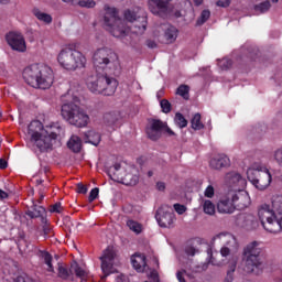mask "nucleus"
I'll use <instances>...</instances> for the list:
<instances>
[{
  "mask_svg": "<svg viewBox=\"0 0 282 282\" xmlns=\"http://www.w3.org/2000/svg\"><path fill=\"white\" fill-rule=\"evenodd\" d=\"M174 210L177 213V215H184V213H186L187 208L185 205L174 204Z\"/></svg>",
  "mask_w": 282,
  "mask_h": 282,
  "instance_id": "51",
  "label": "nucleus"
},
{
  "mask_svg": "<svg viewBox=\"0 0 282 282\" xmlns=\"http://www.w3.org/2000/svg\"><path fill=\"white\" fill-rule=\"evenodd\" d=\"M64 3H73L74 6H76L78 3V0H63Z\"/></svg>",
  "mask_w": 282,
  "mask_h": 282,
  "instance_id": "62",
  "label": "nucleus"
},
{
  "mask_svg": "<svg viewBox=\"0 0 282 282\" xmlns=\"http://www.w3.org/2000/svg\"><path fill=\"white\" fill-rule=\"evenodd\" d=\"M208 19H210V11L204 10L200 13V17L197 19L196 25H204V23H206V21H208Z\"/></svg>",
  "mask_w": 282,
  "mask_h": 282,
  "instance_id": "41",
  "label": "nucleus"
},
{
  "mask_svg": "<svg viewBox=\"0 0 282 282\" xmlns=\"http://www.w3.org/2000/svg\"><path fill=\"white\" fill-rule=\"evenodd\" d=\"M197 250L193 247H189L186 249V254H188L189 257H195Z\"/></svg>",
  "mask_w": 282,
  "mask_h": 282,
  "instance_id": "57",
  "label": "nucleus"
},
{
  "mask_svg": "<svg viewBox=\"0 0 282 282\" xmlns=\"http://www.w3.org/2000/svg\"><path fill=\"white\" fill-rule=\"evenodd\" d=\"M148 47L153 50V48L158 47V44L154 41H148Z\"/></svg>",
  "mask_w": 282,
  "mask_h": 282,
  "instance_id": "61",
  "label": "nucleus"
},
{
  "mask_svg": "<svg viewBox=\"0 0 282 282\" xmlns=\"http://www.w3.org/2000/svg\"><path fill=\"white\" fill-rule=\"evenodd\" d=\"M148 177H153V171L148 172Z\"/></svg>",
  "mask_w": 282,
  "mask_h": 282,
  "instance_id": "64",
  "label": "nucleus"
},
{
  "mask_svg": "<svg viewBox=\"0 0 282 282\" xmlns=\"http://www.w3.org/2000/svg\"><path fill=\"white\" fill-rule=\"evenodd\" d=\"M23 78L35 89H50L54 85V70L44 64H33L23 70Z\"/></svg>",
  "mask_w": 282,
  "mask_h": 282,
  "instance_id": "4",
  "label": "nucleus"
},
{
  "mask_svg": "<svg viewBox=\"0 0 282 282\" xmlns=\"http://www.w3.org/2000/svg\"><path fill=\"white\" fill-rule=\"evenodd\" d=\"M120 120H122V113H120V111L107 112L104 115V123L108 129H118V127H120Z\"/></svg>",
  "mask_w": 282,
  "mask_h": 282,
  "instance_id": "23",
  "label": "nucleus"
},
{
  "mask_svg": "<svg viewBox=\"0 0 282 282\" xmlns=\"http://www.w3.org/2000/svg\"><path fill=\"white\" fill-rule=\"evenodd\" d=\"M70 270L75 272L76 276L82 279V281H87L89 273L87 272V270L83 269V267L78 265V263H73L70 265Z\"/></svg>",
  "mask_w": 282,
  "mask_h": 282,
  "instance_id": "30",
  "label": "nucleus"
},
{
  "mask_svg": "<svg viewBox=\"0 0 282 282\" xmlns=\"http://www.w3.org/2000/svg\"><path fill=\"white\" fill-rule=\"evenodd\" d=\"M61 210H62L61 203H56L51 207V213H61Z\"/></svg>",
  "mask_w": 282,
  "mask_h": 282,
  "instance_id": "55",
  "label": "nucleus"
},
{
  "mask_svg": "<svg viewBox=\"0 0 282 282\" xmlns=\"http://www.w3.org/2000/svg\"><path fill=\"white\" fill-rule=\"evenodd\" d=\"M123 17L126 21L129 23H133V21H138V14H135V11L126 10L123 13Z\"/></svg>",
  "mask_w": 282,
  "mask_h": 282,
  "instance_id": "43",
  "label": "nucleus"
},
{
  "mask_svg": "<svg viewBox=\"0 0 282 282\" xmlns=\"http://www.w3.org/2000/svg\"><path fill=\"white\" fill-rule=\"evenodd\" d=\"M270 8H272V4L270 3L269 0L261 2L259 4H257L254 7L256 12H260L261 14H263L264 12H268V10H270Z\"/></svg>",
  "mask_w": 282,
  "mask_h": 282,
  "instance_id": "39",
  "label": "nucleus"
},
{
  "mask_svg": "<svg viewBox=\"0 0 282 282\" xmlns=\"http://www.w3.org/2000/svg\"><path fill=\"white\" fill-rule=\"evenodd\" d=\"M1 282H28V279L24 276H18L17 279L7 275L6 279H3Z\"/></svg>",
  "mask_w": 282,
  "mask_h": 282,
  "instance_id": "48",
  "label": "nucleus"
},
{
  "mask_svg": "<svg viewBox=\"0 0 282 282\" xmlns=\"http://www.w3.org/2000/svg\"><path fill=\"white\" fill-rule=\"evenodd\" d=\"M131 263L137 272L147 271V257H144V254L135 253L131 257Z\"/></svg>",
  "mask_w": 282,
  "mask_h": 282,
  "instance_id": "26",
  "label": "nucleus"
},
{
  "mask_svg": "<svg viewBox=\"0 0 282 282\" xmlns=\"http://www.w3.org/2000/svg\"><path fill=\"white\" fill-rule=\"evenodd\" d=\"M184 274H186V271H178L177 273H176V279H177V281L178 282H186V280L184 279Z\"/></svg>",
  "mask_w": 282,
  "mask_h": 282,
  "instance_id": "54",
  "label": "nucleus"
},
{
  "mask_svg": "<svg viewBox=\"0 0 282 282\" xmlns=\"http://www.w3.org/2000/svg\"><path fill=\"white\" fill-rule=\"evenodd\" d=\"M163 113H171V102L166 99L160 101Z\"/></svg>",
  "mask_w": 282,
  "mask_h": 282,
  "instance_id": "45",
  "label": "nucleus"
},
{
  "mask_svg": "<svg viewBox=\"0 0 282 282\" xmlns=\"http://www.w3.org/2000/svg\"><path fill=\"white\" fill-rule=\"evenodd\" d=\"M161 30L162 32H164V39L166 43H175V41H177V36L180 34V31L177 30V28L169 23L161 24L154 31V36H160L158 32H160Z\"/></svg>",
  "mask_w": 282,
  "mask_h": 282,
  "instance_id": "19",
  "label": "nucleus"
},
{
  "mask_svg": "<svg viewBox=\"0 0 282 282\" xmlns=\"http://www.w3.org/2000/svg\"><path fill=\"white\" fill-rule=\"evenodd\" d=\"M247 177L258 191H265L272 184V174L261 162H254L248 167Z\"/></svg>",
  "mask_w": 282,
  "mask_h": 282,
  "instance_id": "10",
  "label": "nucleus"
},
{
  "mask_svg": "<svg viewBox=\"0 0 282 282\" xmlns=\"http://www.w3.org/2000/svg\"><path fill=\"white\" fill-rule=\"evenodd\" d=\"M202 206L205 215H215V204H213L210 200L203 199Z\"/></svg>",
  "mask_w": 282,
  "mask_h": 282,
  "instance_id": "34",
  "label": "nucleus"
},
{
  "mask_svg": "<svg viewBox=\"0 0 282 282\" xmlns=\"http://www.w3.org/2000/svg\"><path fill=\"white\" fill-rule=\"evenodd\" d=\"M44 214H45V209L43 208V206H36V204H33L31 209H29L26 213V215L31 217V219L43 217Z\"/></svg>",
  "mask_w": 282,
  "mask_h": 282,
  "instance_id": "29",
  "label": "nucleus"
},
{
  "mask_svg": "<svg viewBox=\"0 0 282 282\" xmlns=\"http://www.w3.org/2000/svg\"><path fill=\"white\" fill-rule=\"evenodd\" d=\"M33 14H34V17H36V19H39V21H43L44 23H50L52 21V15H50L39 9H34Z\"/></svg>",
  "mask_w": 282,
  "mask_h": 282,
  "instance_id": "35",
  "label": "nucleus"
},
{
  "mask_svg": "<svg viewBox=\"0 0 282 282\" xmlns=\"http://www.w3.org/2000/svg\"><path fill=\"white\" fill-rule=\"evenodd\" d=\"M156 221L161 228H172L175 224V214L169 205L161 206L155 215Z\"/></svg>",
  "mask_w": 282,
  "mask_h": 282,
  "instance_id": "14",
  "label": "nucleus"
},
{
  "mask_svg": "<svg viewBox=\"0 0 282 282\" xmlns=\"http://www.w3.org/2000/svg\"><path fill=\"white\" fill-rule=\"evenodd\" d=\"M67 147L74 153H79L80 149H83V141L78 138V135H72L67 142Z\"/></svg>",
  "mask_w": 282,
  "mask_h": 282,
  "instance_id": "28",
  "label": "nucleus"
},
{
  "mask_svg": "<svg viewBox=\"0 0 282 282\" xmlns=\"http://www.w3.org/2000/svg\"><path fill=\"white\" fill-rule=\"evenodd\" d=\"M216 6L219 8H228V6H230V0H218Z\"/></svg>",
  "mask_w": 282,
  "mask_h": 282,
  "instance_id": "53",
  "label": "nucleus"
},
{
  "mask_svg": "<svg viewBox=\"0 0 282 282\" xmlns=\"http://www.w3.org/2000/svg\"><path fill=\"white\" fill-rule=\"evenodd\" d=\"M77 193H82L83 195H85L87 193V187L79 183L77 185Z\"/></svg>",
  "mask_w": 282,
  "mask_h": 282,
  "instance_id": "56",
  "label": "nucleus"
},
{
  "mask_svg": "<svg viewBox=\"0 0 282 282\" xmlns=\"http://www.w3.org/2000/svg\"><path fill=\"white\" fill-rule=\"evenodd\" d=\"M97 72L95 75H88L86 78V86L93 94H104V96H113L116 89H118V80L113 77L107 76Z\"/></svg>",
  "mask_w": 282,
  "mask_h": 282,
  "instance_id": "6",
  "label": "nucleus"
},
{
  "mask_svg": "<svg viewBox=\"0 0 282 282\" xmlns=\"http://www.w3.org/2000/svg\"><path fill=\"white\" fill-rule=\"evenodd\" d=\"M57 63L67 72H76L87 65V57L80 51L66 46L57 54Z\"/></svg>",
  "mask_w": 282,
  "mask_h": 282,
  "instance_id": "9",
  "label": "nucleus"
},
{
  "mask_svg": "<svg viewBox=\"0 0 282 282\" xmlns=\"http://www.w3.org/2000/svg\"><path fill=\"white\" fill-rule=\"evenodd\" d=\"M214 243H219L221 257H230L239 250V241L232 234H218L213 238Z\"/></svg>",
  "mask_w": 282,
  "mask_h": 282,
  "instance_id": "11",
  "label": "nucleus"
},
{
  "mask_svg": "<svg viewBox=\"0 0 282 282\" xmlns=\"http://www.w3.org/2000/svg\"><path fill=\"white\" fill-rule=\"evenodd\" d=\"M8 45L15 52H25L28 46L25 45V37L19 31H11L6 36Z\"/></svg>",
  "mask_w": 282,
  "mask_h": 282,
  "instance_id": "16",
  "label": "nucleus"
},
{
  "mask_svg": "<svg viewBox=\"0 0 282 282\" xmlns=\"http://www.w3.org/2000/svg\"><path fill=\"white\" fill-rule=\"evenodd\" d=\"M188 91H191V88L187 85H181L177 88L176 94L178 96H182V98H184L185 100H188Z\"/></svg>",
  "mask_w": 282,
  "mask_h": 282,
  "instance_id": "40",
  "label": "nucleus"
},
{
  "mask_svg": "<svg viewBox=\"0 0 282 282\" xmlns=\"http://www.w3.org/2000/svg\"><path fill=\"white\" fill-rule=\"evenodd\" d=\"M258 217L267 232H281L282 230V195L275 194L269 204L262 205L258 210Z\"/></svg>",
  "mask_w": 282,
  "mask_h": 282,
  "instance_id": "2",
  "label": "nucleus"
},
{
  "mask_svg": "<svg viewBox=\"0 0 282 282\" xmlns=\"http://www.w3.org/2000/svg\"><path fill=\"white\" fill-rule=\"evenodd\" d=\"M236 226L243 230H254L257 228V220L250 214H240L236 218Z\"/></svg>",
  "mask_w": 282,
  "mask_h": 282,
  "instance_id": "21",
  "label": "nucleus"
},
{
  "mask_svg": "<svg viewBox=\"0 0 282 282\" xmlns=\"http://www.w3.org/2000/svg\"><path fill=\"white\" fill-rule=\"evenodd\" d=\"M140 182V172L135 169V166H128L121 184H126V186H135Z\"/></svg>",
  "mask_w": 282,
  "mask_h": 282,
  "instance_id": "22",
  "label": "nucleus"
},
{
  "mask_svg": "<svg viewBox=\"0 0 282 282\" xmlns=\"http://www.w3.org/2000/svg\"><path fill=\"white\" fill-rule=\"evenodd\" d=\"M0 199H8V193L3 189H0Z\"/></svg>",
  "mask_w": 282,
  "mask_h": 282,
  "instance_id": "60",
  "label": "nucleus"
},
{
  "mask_svg": "<svg viewBox=\"0 0 282 282\" xmlns=\"http://www.w3.org/2000/svg\"><path fill=\"white\" fill-rule=\"evenodd\" d=\"M225 183L232 188L231 191H241L248 186V182L238 172H229L225 175Z\"/></svg>",
  "mask_w": 282,
  "mask_h": 282,
  "instance_id": "17",
  "label": "nucleus"
},
{
  "mask_svg": "<svg viewBox=\"0 0 282 282\" xmlns=\"http://www.w3.org/2000/svg\"><path fill=\"white\" fill-rule=\"evenodd\" d=\"M141 25L134 24V34H144L145 30H147V18L145 17H139L138 18Z\"/></svg>",
  "mask_w": 282,
  "mask_h": 282,
  "instance_id": "37",
  "label": "nucleus"
},
{
  "mask_svg": "<svg viewBox=\"0 0 282 282\" xmlns=\"http://www.w3.org/2000/svg\"><path fill=\"white\" fill-rule=\"evenodd\" d=\"M229 197L231 198L236 210H246V208L252 204L250 194L248 191H246V188L230 191Z\"/></svg>",
  "mask_w": 282,
  "mask_h": 282,
  "instance_id": "13",
  "label": "nucleus"
},
{
  "mask_svg": "<svg viewBox=\"0 0 282 282\" xmlns=\"http://www.w3.org/2000/svg\"><path fill=\"white\" fill-rule=\"evenodd\" d=\"M127 170L122 167V165L116 163L113 166L108 169V175L112 182H119L122 184V180L124 178V173Z\"/></svg>",
  "mask_w": 282,
  "mask_h": 282,
  "instance_id": "25",
  "label": "nucleus"
},
{
  "mask_svg": "<svg viewBox=\"0 0 282 282\" xmlns=\"http://www.w3.org/2000/svg\"><path fill=\"white\" fill-rule=\"evenodd\" d=\"M64 130L61 123H47L43 127L41 121H32L29 126V135L31 144L39 151H52L56 140L63 135Z\"/></svg>",
  "mask_w": 282,
  "mask_h": 282,
  "instance_id": "1",
  "label": "nucleus"
},
{
  "mask_svg": "<svg viewBox=\"0 0 282 282\" xmlns=\"http://www.w3.org/2000/svg\"><path fill=\"white\" fill-rule=\"evenodd\" d=\"M93 63L96 72H106V74H116V70L120 67L118 54L107 47L98 48L95 52Z\"/></svg>",
  "mask_w": 282,
  "mask_h": 282,
  "instance_id": "7",
  "label": "nucleus"
},
{
  "mask_svg": "<svg viewBox=\"0 0 282 282\" xmlns=\"http://www.w3.org/2000/svg\"><path fill=\"white\" fill-rule=\"evenodd\" d=\"M57 276L66 281V279H69V276H72V271L68 270V268L65 267V264L58 263Z\"/></svg>",
  "mask_w": 282,
  "mask_h": 282,
  "instance_id": "32",
  "label": "nucleus"
},
{
  "mask_svg": "<svg viewBox=\"0 0 282 282\" xmlns=\"http://www.w3.org/2000/svg\"><path fill=\"white\" fill-rule=\"evenodd\" d=\"M273 159L276 162V164H279V166L282 167V148L273 152Z\"/></svg>",
  "mask_w": 282,
  "mask_h": 282,
  "instance_id": "46",
  "label": "nucleus"
},
{
  "mask_svg": "<svg viewBox=\"0 0 282 282\" xmlns=\"http://www.w3.org/2000/svg\"><path fill=\"white\" fill-rule=\"evenodd\" d=\"M99 193H100V189H99V188H97V187L93 188V189L90 191V193H89L88 200L91 203V202H94L95 199H97Z\"/></svg>",
  "mask_w": 282,
  "mask_h": 282,
  "instance_id": "50",
  "label": "nucleus"
},
{
  "mask_svg": "<svg viewBox=\"0 0 282 282\" xmlns=\"http://www.w3.org/2000/svg\"><path fill=\"white\" fill-rule=\"evenodd\" d=\"M0 169H8V162L3 159H0Z\"/></svg>",
  "mask_w": 282,
  "mask_h": 282,
  "instance_id": "59",
  "label": "nucleus"
},
{
  "mask_svg": "<svg viewBox=\"0 0 282 282\" xmlns=\"http://www.w3.org/2000/svg\"><path fill=\"white\" fill-rule=\"evenodd\" d=\"M116 259V251L113 247H108L104 251V256L101 257V270L105 276H109L113 272V261ZM105 276L102 279H105Z\"/></svg>",
  "mask_w": 282,
  "mask_h": 282,
  "instance_id": "18",
  "label": "nucleus"
},
{
  "mask_svg": "<svg viewBox=\"0 0 282 282\" xmlns=\"http://www.w3.org/2000/svg\"><path fill=\"white\" fill-rule=\"evenodd\" d=\"M163 133H167V135H175V132L166 126V122L158 119L152 120L147 129L148 138L153 141L160 140Z\"/></svg>",
  "mask_w": 282,
  "mask_h": 282,
  "instance_id": "12",
  "label": "nucleus"
},
{
  "mask_svg": "<svg viewBox=\"0 0 282 282\" xmlns=\"http://www.w3.org/2000/svg\"><path fill=\"white\" fill-rule=\"evenodd\" d=\"M127 226L135 235H140V232H142V230H144V227L142 226V224H140L135 220H128Z\"/></svg>",
  "mask_w": 282,
  "mask_h": 282,
  "instance_id": "33",
  "label": "nucleus"
},
{
  "mask_svg": "<svg viewBox=\"0 0 282 282\" xmlns=\"http://www.w3.org/2000/svg\"><path fill=\"white\" fill-rule=\"evenodd\" d=\"M63 98L65 102L62 105V118L74 127H87L89 115L87 110L78 106V96L74 95V90L69 89Z\"/></svg>",
  "mask_w": 282,
  "mask_h": 282,
  "instance_id": "3",
  "label": "nucleus"
},
{
  "mask_svg": "<svg viewBox=\"0 0 282 282\" xmlns=\"http://www.w3.org/2000/svg\"><path fill=\"white\" fill-rule=\"evenodd\" d=\"M196 6H202V3H204V0H194Z\"/></svg>",
  "mask_w": 282,
  "mask_h": 282,
  "instance_id": "63",
  "label": "nucleus"
},
{
  "mask_svg": "<svg viewBox=\"0 0 282 282\" xmlns=\"http://www.w3.org/2000/svg\"><path fill=\"white\" fill-rule=\"evenodd\" d=\"M84 140L88 144H93L94 147H98L100 144V133L95 130H88L84 133Z\"/></svg>",
  "mask_w": 282,
  "mask_h": 282,
  "instance_id": "27",
  "label": "nucleus"
},
{
  "mask_svg": "<svg viewBox=\"0 0 282 282\" xmlns=\"http://www.w3.org/2000/svg\"><path fill=\"white\" fill-rule=\"evenodd\" d=\"M40 257L44 260L47 272H54V265H52V254L47 251H41Z\"/></svg>",
  "mask_w": 282,
  "mask_h": 282,
  "instance_id": "31",
  "label": "nucleus"
},
{
  "mask_svg": "<svg viewBox=\"0 0 282 282\" xmlns=\"http://www.w3.org/2000/svg\"><path fill=\"white\" fill-rule=\"evenodd\" d=\"M261 246L257 241L249 242L242 251L245 261V272L249 274H261L263 270V261L261 260Z\"/></svg>",
  "mask_w": 282,
  "mask_h": 282,
  "instance_id": "8",
  "label": "nucleus"
},
{
  "mask_svg": "<svg viewBox=\"0 0 282 282\" xmlns=\"http://www.w3.org/2000/svg\"><path fill=\"white\" fill-rule=\"evenodd\" d=\"M104 10V28L116 39H124L131 32V28L118 15V9L106 4Z\"/></svg>",
  "mask_w": 282,
  "mask_h": 282,
  "instance_id": "5",
  "label": "nucleus"
},
{
  "mask_svg": "<svg viewBox=\"0 0 282 282\" xmlns=\"http://www.w3.org/2000/svg\"><path fill=\"white\" fill-rule=\"evenodd\" d=\"M158 191H165L166 189V183L164 182H158L156 183Z\"/></svg>",
  "mask_w": 282,
  "mask_h": 282,
  "instance_id": "58",
  "label": "nucleus"
},
{
  "mask_svg": "<svg viewBox=\"0 0 282 282\" xmlns=\"http://www.w3.org/2000/svg\"><path fill=\"white\" fill-rule=\"evenodd\" d=\"M169 1L171 0H149V10L152 14L166 19V17H171L173 10L169 4Z\"/></svg>",
  "mask_w": 282,
  "mask_h": 282,
  "instance_id": "15",
  "label": "nucleus"
},
{
  "mask_svg": "<svg viewBox=\"0 0 282 282\" xmlns=\"http://www.w3.org/2000/svg\"><path fill=\"white\" fill-rule=\"evenodd\" d=\"M204 195L209 199L215 197V187H213V185H208L204 192Z\"/></svg>",
  "mask_w": 282,
  "mask_h": 282,
  "instance_id": "49",
  "label": "nucleus"
},
{
  "mask_svg": "<svg viewBox=\"0 0 282 282\" xmlns=\"http://www.w3.org/2000/svg\"><path fill=\"white\" fill-rule=\"evenodd\" d=\"M217 210L221 215H232L235 213V204L230 197V192L226 196H221L217 203Z\"/></svg>",
  "mask_w": 282,
  "mask_h": 282,
  "instance_id": "20",
  "label": "nucleus"
},
{
  "mask_svg": "<svg viewBox=\"0 0 282 282\" xmlns=\"http://www.w3.org/2000/svg\"><path fill=\"white\" fill-rule=\"evenodd\" d=\"M148 276L153 282H160V276L158 275V271H155V270H150V272H148Z\"/></svg>",
  "mask_w": 282,
  "mask_h": 282,
  "instance_id": "52",
  "label": "nucleus"
},
{
  "mask_svg": "<svg viewBox=\"0 0 282 282\" xmlns=\"http://www.w3.org/2000/svg\"><path fill=\"white\" fill-rule=\"evenodd\" d=\"M209 166L215 171H221L230 166V159L226 154H218L210 160Z\"/></svg>",
  "mask_w": 282,
  "mask_h": 282,
  "instance_id": "24",
  "label": "nucleus"
},
{
  "mask_svg": "<svg viewBox=\"0 0 282 282\" xmlns=\"http://www.w3.org/2000/svg\"><path fill=\"white\" fill-rule=\"evenodd\" d=\"M174 122L175 124H177V127H180V129H184L185 127L188 126V121L186 120V118H184V116L180 112H177L175 115V118H174Z\"/></svg>",
  "mask_w": 282,
  "mask_h": 282,
  "instance_id": "38",
  "label": "nucleus"
},
{
  "mask_svg": "<svg viewBox=\"0 0 282 282\" xmlns=\"http://www.w3.org/2000/svg\"><path fill=\"white\" fill-rule=\"evenodd\" d=\"M218 66L221 69H230V67H232V61H230L229 58H223L218 62Z\"/></svg>",
  "mask_w": 282,
  "mask_h": 282,
  "instance_id": "44",
  "label": "nucleus"
},
{
  "mask_svg": "<svg viewBox=\"0 0 282 282\" xmlns=\"http://www.w3.org/2000/svg\"><path fill=\"white\" fill-rule=\"evenodd\" d=\"M76 6H79V8L91 9V8H96V2L95 0H77Z\"/></svg>",
  "mask_w": 282,
  "mask_h": 282,
  "instance_id": "42",
  "label": "nucleus"
},
{
  "mask_svg": "<svg viewBox=\"0 0 282 282\" xmlns=\"http://www.w3.org/2000/svg\"><path fill=\"white\" fill-rule=\"evenodd\" d=\"M191 124H192V129H194L195 131H200V129L204 128V123H202V115L199 113L194 115V117L192 118Z\"/></svg>",
  "mask_w": 282,
  "mask_h": 282,
  "instance_id": "36",
  "label": "nucleus"
},
{
  "mask_svg": "<svg viewBox=\"0 0 282 282\" xmlns=\"http://www.w3.org/2000/svg\"><path fill=\"white\" fill-rule=\"evenodd\" d=\"M237 268V262H235L229 270L227 271V276L225 278L224 282H232V272H235Z\"/></svg>",
  "mask_w": 282,
  "mask_h": 282,
  "instance_id": "47",
  "label": "nucleus"
}]
</instances>
